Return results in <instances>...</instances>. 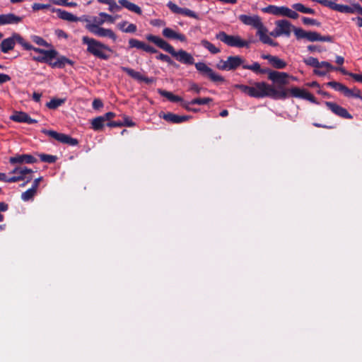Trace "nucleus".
Returning a JSON list of instances; mask_svg holds the SVG:
<instances>
[{"mask_svg":"<svg viewBox=\"0 0 362 362\" xmlns=\"http://www.w3.org/2000/svg\"><path fill=\"white\" fill-rule=\"evenodd\" d=\"M10 119L16 122L27 123L29 124H35L37 121L32 119L28 113L22 111H16L10 116Z\"/></svg>","mask_w":362,"mask_h":362,"instance_id":"f3484780","label":"nucleus"},{"mask_svg":"<svg viewBox=\"0 0 362 362\" xmlns=\"http://www.w3.org/2000/svg\"><path fill=\"white\" fill-rule=\"evenodd\" d=\"M277 10H278V6H274V5H269V6L264 7L262 9V12H264V13H271V14H273L275 16H277V13H278Z\"/></svg>","mask_w":362,"mask_h":362,"instance_id":"49530a36","label":"nucleus"},{"mask_svg":"<svg viewBox=\"0 0 362 362\" xmlns=\"http://www.w3.org/2000/svg\"><path fill=\"white\" fill-rule=\"evenodd\" d=\"M235 88L249 96L255 98V89L253 88V86H249L243 84H237L235 85Z\"/></svg>","mask_w":362,"mask_h":362,"instance_id":"c9c22d12","label":"nucleus"},{"mask_svg":"<svg viewBox=\"0 0 362 362\" xmlns=\"http://www.w3.org/2000/svg\"><path fill=\"white\" fill-rule=\"evenodd\" d=\"M99 16L103 18V20H105V21L110 23H113L115 21L113 16L105 12H100Z\"/></svg>","mask_w":362,"mask_h":362,"instance_id":"603ef678","label":"nucleus"},{"mask_svg":"<svg viewBox=\"0 0 362 362\" xmlns=\"http://www.w3.org/2000/svg\"><path fill=\"white\" fill-rule=\"evenodd\" d=\"M213 100L211 98H197L192 100L190 101V103L192 105H207L209 103H211Z\"/></svg>","mask_w":362,"mask_h":362,"instance_id":"58836bf2","label":"nucleus"},{"mask_svg":"<svg viewBox=\"0 0 362 362\" xmlns=\"http://www.w3.org/2000/svg\"><path fill=\"white\" fill-rule=\"evenodd\" d=\"M293 33L297 40L306 39L309 42L320 41V34L315 31H306L301 28H293Z\"/></svg>","mask_w":362,"mask_h":362,"instance_id":"9d476101","label":"nucleus"},{"mask_svg":"<svg viewBox=\"0 0 362 362\" xmlns=\"http://www.w3.org/2000/svg\"><path fill=\"white\" fill-rule=\"evenodd\" d=\"M302 21L303 24L305 25H316V26H320V23L318 22L317 20L310 18L308 17H303Z\"/></svg>","mask_w":362,"mask_h":362,"instance_id":"de8ad7c7","label":"nucleus"},{"mask_svg":"<svg viewBox=\"0 0 362 362\" xmlns=\"http://www.w3.org/2000/svg\"><path fill=\"white\" fill-rule=\"evenodd\" d=\"M243 68L244 69L251 70L256 74H267L269 70V68H261L260 64L258 62H254L251 65H243Z\"/></svg>","mask_w":362,"mask_h":362,"instance_id":"393cba45","label":"nucleus"},{"mask_svg":"<svg viewBox=\"0 0 362 362\" xmlns=\"http://www.w3.org/2000/svg\"><path fill=\"white\" fill-rule=\"evenodd\" d=\"M85 27L86 30H88L90 33L95 36L100 37H108L113 42L117 40V37L111 29L98 26V25H86Z\"/></svg>","mask_w":362,"mask_h":362,"instance_id":"1a4fd4ad","label":"nucleus"},{"mask_svg":"<svg viewBox=\"0 0 362 362\" xmlns=\"http://www.w3.org/2000/svg\"><path fill=\"white\" fill-rule=\"evenodd\" d=\"M146 39L153 43L160 49H162L165 52L170 54L177 61L185 65H193L194 64L197 71L204 77L209 78L211 82L214 83H224L226 81L223 76L216 73L211 68L208 66L204 62L195 63L194 57L187 51L184 49L175 50L174 47L169 44L168 42L162 39L161 37L149 34L146 35Z\"/></svg>","mask_w":362,"mask_h":362,"instance_id":"f257e3e1","label":"nucleus"},{"mask_svg":"<svg viewBox=\"0 0 362 362\" xmlns=\"http://www.w3.org/2000/svg\"><path fill=\"white\" fill-rule=\"evenodd\" d=\"M106 125L109 127H123V124H122L121 120L117 121H110L106 123Z\"/></svg>","mask_w":362,"mask_h":362,"instance_id":"bf43d9fd","label":"nucleus"},{"mask_svg":"<svg viewBox=\"0 0 362 362\" xmlns=\"http://www.w3.org/2000/svg\"><path fill=\"white\" fill-rule=\"evenodd\" d=\"M303 99L307 100L313 103L317 104L318 103L316 100V98L308 90L306 91Z\"/></svg>","mask_w":362,"mask_h":362,"instance_id":"13d9d810","label":"nucleus"},{"mask_svg":"<svg viewBox=\"0 0 362 362\" xmlns=\"http://www.w3.org/2000/svg\"><path fill=\"white\" fill-rule=\"evenodd\" d=\"M351 21L356 22V25L358 28H362V18L361 17H360V16L354 17L351 18Z\"/></svg>","mask_w":362,"mask_h":362,"instance_id":"774afa93","label":"nucleus"},{"mask_svg":"<svg viewBox=\"0 0 362 362\" xmlns=\"http://www.w3.org/2000/svg\"><path fill=\"white\" fill-rule=\"evenodd\" d=\"M23 47L25 50H33L41 54L39 56L31 55V59L37 62L45 63L52 69H64L66 64L74 66V62L64 55H59V52L54 49H44L35 47L27 41L23 43Z\"/></svg>","mask_w":362,"mask_h":362,"instance_id":"f03ea898","label":"nucleus"},{"mask_svg":"<svg viewBox=\"0 0 362 362\" xmlns=\"http://www.w3.org/2000/svg\"><path fill=\"white\" fill-rule=\"evenodd\" d=\"M10 76L5 74H0V85L11 81Z\"/></svg>","mask_w":362,"mask_h":362,"instance_id":"69168bd1","label":"nucleus"},{"mask_svg":"<svg viewBox=\"0 0 362 362\" xmlns=\"http://www.w3.org/2000/svg\"><path fill=\"white\" fill-rule=\"evenodd\" d=\"M182 15L191 17L195 19H199V16L193 11L187 8H182L181 13Z\"/></svg>","mask_w":362,"mask_h":362,"instance_id":"a18cd8bd","label":"nucleus"},{"mask_svg":"<svg viewBox=\"0 0 362 362\" xmlns=\"http://www.w3.org/2000/svg\"><path fill=\"white\" fill-rule=\"evenodd\" d=\"M261 58L263 59H267L269 64L276 69H283L287 66V63L277 56L269 54H262L261 55Z\"/></svg>","mask_w":362,"mask_h":362,"instance_id":"4468645a","label":"nucleus"},{"mask_svg":"<svg viewBox=\"0 0 362 362\" xmlns=\"http://www.w3.org/2000/svg\"><path fill=\"white\" fill-rule=\"evenodd\" d=\"M267 29L264 25L257 32V35L259 37V40L264 44H268L271 40L267 35Z\"/></svg>","mask_w":362,"mask_h":362,"instance_id":"f704fd0d","label":"nucleus"},{"mask_svg":"<svg viewBox=\"0 0 362 362\" xmlns=\"http://www.w3.org/2000/svg\"><path fill=\"white\" fill-rule=\"evenodd\" d=\"M25 40L18 33H14L10 37L6 38L0 43V50L3 53H8L14 48L16 43L23 47Z\"/></svg>","mask_w":362,"mask_h":362,"instance_id":"6e6552de","label":"nucleus"},{"mask_svg":"<svg viewBox=\"0 0 362 362\" xmlns=\"http://www.w3.org/2000/svg\"><path fill=\"white\" fill-rule=\"evenodd\" d=\"M167 6L172 12H173L175 13H177V14L181 13L182 8L179 7L177 4H175L173 2L169 1L167 4Z\"/></svg>","mask_w":362,"mask_h":362,"instance_id":"09e8293b","label":"nucleus"},{"mask_svg":"<svg viewBox=\"0 0 362 362\" xmlns=\"http://www.w3.org/2000/svg\"><path fill=\"white\" fill-rule=\"evenodd\" d=\"M122 121V124H123V127H134L135 126V123L132 122V120L128 116H124L123 120Z\"/></svg>","mask_w":362,"mask_h":362,"instance_id":"5fc2aeb1","label":"nucleus"},{"mask_svg":"<svg viewBox=\"0 0 362 362\" xmlns=\"http://www.w3.org/2000/svg\"><path fill=\"white\" fill-rule=\"evenodd\" d=\"M286 90H288V94L290 93L291 95V96H293L294 98H302V99H303V97L307 91L305 89H301L298 87H293L290 89H286Z\"/></svg>","mask_w":362,"mask_h":362,"instance_id":"2f4dec72","label":"nucleus"},{"mask_svg":"<svg viewBox=\"0 0 362 362\" xmlns=\"http://www.w3.org/2000/svg\"><path fill=\"white\" fill-rule=\"evenodd\" d=\"M245 60L239 55L229 56L226 61L221 60L217 68L220 70L230 71L235 70L239 66L245 65Z\"/></svg>","mask_w":362,"mask_h":362,"instance_id":"0eeeda50","label":"nucleus"},{"mask_svg":"<svg viewBox=\"0 0 362 362\" xmlns=\"http://www.w3.org/2000/svg\"><path fill=\"white\" fill-rule=\"evenodd\" d=\"M200 44L202 47L208 49L209 52L213 54H218L221 52V49L219 48H217L215 45H214L207 40H202Z\"/></svg>","mask_w":362,"mask_h":362,"instance_id":"7c9ffc66","label":"nucleus"},{"mask_svg":"<svg viewBox=\"0 0 362 362\" xmlns=\"http://www.w3.org/2000/svg\"><path fill=\"white\" fill-rule=\"evenodd\" d=\"M334 70V69H328V68H317L314 69L313 72L315 74L320 76H324L328 73L329 71Z\"/></svg>","mask_w":362,"mask_h":362,"instance_id":"8fccbe9b","label":"nucleus"},{"mask_svg":"<svg viewBox=\"0 0 362 362\" xmlns=\"http://www.w3.org/2000/svg\"><path fill=\"white\" fill-rule=\"evenodd\" d=\"M238 18L243 24L252 26L257 30L264 25L260 17L257 15L247 16L242 14L239 16Z\"/></svg>","mask_w":362,"mask_h":362,"instance_id":"9b49d317","label":"nucleus"},{"mask_svg":"<svg viewBox=\"0 0 362 362\" xmlns=\"http://www.w3.org/2000/svg\"><path fill=\"white\" fill-rule=\"evenodd\" d=\"M136 25L133 23L129 24V25L124 30V33H134L136 31Z\"/></svg>","mask_w":362,"mask_h":362,"instance_id":"680f3d73","label":"nucleus"},{"mask_svg":"<svg viewBox=\"0 0 362 362\" xmlns=\"http://www.w3.org/2000/svg\"><path fill=\"white\" fill-rule=\"evenodd\" d=\"M160 117H162L166 122L173 124H180L185 122L192 117L190 115H178L172 112L163 113V115H160Z\"/></svg>","mask_w":362,"mask_h":362,"instance_id":"dca6fc26","label":"nucleus"},{"mask_svg":"<svg viewBox=\"0 0 362 362\" xmlns=\"http://www.w3.org/2000/svg\"><path fill=\"white\" fill-rule=\"evenodd\" d=\"M318 3L334 11H337L339 6V4H337L331 0H320L318 1Z\"/></svg>","mask_w":362,"mask_h":362,"instance_id":"ea45409f","label":"nucleus"},{"mask_svg":"<svg viewBox=\"0 0 362 362\" xmlns=\"http://www.w3.org/2000/svg\"><path fill=\"white\" fill-rule=\"evenodd\" d=\"M92 106L93 109L98 110L103 106V103L100 99H95L93 101Z\"/></svg>","mask_w":362,"mask_h":362,"instance_id":"052dcab7","label":"nucleus"},{"mask_svg":"<svg viewBox=\"0 0 362 362\" xmlns=\"http://www.w3.org/2000/svg\"><path fill=\"white\" fill-rule=\"evenodd\" d=\"M86 25H98V26H100L105 22V20L93 16L92 19H86Z\"/></svg>","mask_w":362,"mask_h":362,"instance_id":"c03bdc74","label":"nucleus"},{"mask_svg":"<svg viewBox=\"0 0 362 362\" xmlns=\"http://www.w3.org/2000/svg\"><path fill=\"white\" fill-rule=\"evenodd\" d=\"M36 192H37V190H35L33 187H30V189H27L25 192H24L21 194V199L24 202L30 201L33 199Z\"/></svg>","mask_w":362,"mask_h":362,"instance_id":"4c0bfd02","label":"nucleus"},{"mask_svg":"<svg viewBox=\"0 0 362 362\" xmlns=\"http://www.w3.org/2000/svg\"><path fill=\"white\" fill-rule=\"evenodd\" d=\"M202 88L195 83H192L189 88V90L193 91L196 93H199Z\"/></svg>","mask_w":362,"mask_h":362,"instance_id":"e2e57ef3","label":"nucleus"},{"mask_svg":"<svg viewBox=\"0 0 362 362\" xmlns=\"http://www.w3.org/2000/svg\"><path fill=\"white\" fill-rule=\"evenodd\" d=\"M303 62L310 66L314 67L315 69L317 68H329V69H334V67L328 62H319L317 58L309 57L306 59H303Z\"/></svg>","mask_w":362,"mask_h":362,"instance_id":"aec40b11","label":"nucleus"},{"mask_svg":"<svg viewBox=\"0 0 362 362\" xmlns=\"http://www.w3.org/2000/svg\"><path fill=\"white\" fill-rule=\"evenodd\" d=\"M327 86L334 88L335 90L342 93L344 95L350 94L349 88L344 84L337 81H329L327 83Z\"/></svg>","mask_w":362,"mask_h":362,"instance_id":"bb28decb","label":"nucleus"},{"mask_svg":"<svg viewBox=\"0 0 362 362\" xmlns=\"http://www.w3.org/2000/svg\"><path fill=\"white\" fill-rule=\"evenodd\" d=\"M292 8L295 9L296 11L303 13H308V14H315V11L314 9L310 8L305 7L303 4L300 3H296L292 5Z\"/></svg>","mask_w":362,"mask_h":362,"instance_id":"473e14b6","label":"nucleus"},{"mask_svg":"<svg viewBox=\"0 0 362 362\" xmlns=\"http://www.w3.org/2000/svg\"><path fill=\"white\" fill-rule=\"evenodd\" d=\"M41 132L51 138H53L57 141L62 143L64 134L59 133L56 131L46 129H42Z\"/></svg>","mask_w":362,"mask_h":362,"instance_id":"c85d7f7f","label":"nucleus"},{"mask_svg":"<svg viewBox=\"0 0 362 362\" xmlns=\"http://www.w3.org/2000/svg\"><path fill=\"white\" fill-rule=\"evenodd\" d=\"M358 6V3H354L351 6L339 4L337 11L344 13H356Z\"/></svg>","mask_w":362,"mask_h":362,"instance_id":"cd10ccee","label":"nucleus"},{"mask_svg":"<svg viewBox=\"0 0 362 362\" xmlns=\"http://www.w3.org/2000/svg\"><path fill=\"white\" fill-rule=\"evenodd\" d=\"M37 161V158H35L33 156L30 154H21L16 155L15 156L11 157L9 158V162L11 164L16 163H28L32 164L35 163Z\"/></svg>","mask_w":362,"mask_h":362,"instance_id":"6ab92c4d","label":"nucleus"},{"mask_svg":"<svg viewBox=\"0 0 362 362\" xmlns=\"http://www.w3.org/2000/svg\"><path fill=\"white\" fill-rule=\"evenodd\" d=\"M162 35L163 37L168 39L177 40L180 42H186L187 38L185 35L179 33H176L170 28H165L162 30Z\"/></svg>","mask_w":362,"mask_h":362,"instance_id":"4be33fe9","label":"nucleus"},{"mask_svg":"<svg viewBox=\"0 0 362 362\" xmlns=\"http://www.w3.org/2000/svg\"><path fill=\"white\" fill-rule=\"evenodd\" d=\"M52 11L56 12L59 18L64 21H67L69 22H76L78 20V17H76V16L60 8L53 9Z\"/></svg>","mask_w":362,"mask_h":362,"instance_id":"5701e85b","label":"nucleus"},{"mask_svg":"<svg viewBox=\"0 0 362 362\" xmlns=\"http://www.w3.org/2000/svg\"><path fill=\"white\" fill-rule=\"evenodd\" d=\"M118 3L121 5V6L126 8L130 11H132L139 15L142 14L141 8L136 4L130 2L129 0H119Z\"/></svg>","mask_w":362,"mask_h":362,"instance_id":"b1692460","label":"nucleus"},{"mask_svg":"<svg viewBox=\"0 0 362 362\" xmlns=\"http://www.w3.org/2000/svg\"><path fill=\"white\" fill-rule=\"evenodd\" d=\"M253 88L255 98L269 97L274 100H279L288 98V90L285 88L276 89L273 86L264 81L254 83Z\"/></svg>","mask_w":362,"mask_h":362,"instance_id":"20e7f679","label":"nucleus"},{"mask_svg":"<svg viewBox=\"0 0 362 362\" xmlns=\"http://www.w3.org/2000/svg\"><path fill=\"white\" fill-rule=\"evenodd\" d=\"M115 116H116V114L112 112H108L104 114L103 115H102V117L104 118L105 122H110V120L111 119L114 118Z\"/></svg>","mask_w":362,"mask_h":362,"instance_id":"0e129e2a","label":"nucleus"},{"mask_svg":"<svg viewBox=\"0 0 362 362\" xmlns=\"http://www.w3.org/2000/svg\"><path fill=\"white\" fill-rule=\"evenodd\" d=\"M216 38L230 47H249L251 40H243L238 35H230L224 31H221L216 35Z\"/></svg>","mask_w":362,"mask_h":362,"instance_id":"39448f33","label":"nucleus"},{"mask_svg":"<svg viewBox=\"0 0 362 362\" xmlns=\"http://www.w3.org/2000/svg\"><path fill=\"white\" fill-rule=\"evenodd\" d=\"M349 76L354 78L356 81L362 83V75L351 72Z\"/></svg>","mask_w":362,"mask_h":362,"instance_id":"338daca9","label":"nucleus"},{"mask_svg":"<svg viewBox=\"0 0 362 362\" xmlns=\"http://www.w3.org/2000/svg\"><path fill=\"white\" fill-rule=\"evenodd\" d=\"M105 120L102 116L97 117L93 119L91 122V128L94 131H101L105 126Z\"/></svg>","mask_w":362,"mask_h":362,"instance_id":"c756f323","label":"nucleus"},{"mask_svg":"<svg viewBox=\"0 0 362 362\" xmlns=\"http://www.w3.org/2000/svg\"><path fill=\"white\" fill-rule=\"evenodd\" d=\"M50 7L49 4H43L39 3H35L32 6V8L34 11H39L45 8H49Z\"/></svg>","mask_w":362,"mask_h":362,"instance_id":"4d7b16f0","label":"nucleus"},{"mask_svg":"<svg viewBox=\"0 0 362 362\" xmlns=\"http://www.w3.org/2000/svg\"><path fill=\"white\" fill-rule=\"evenodd\" d=\"M157 91L161 96L166 98L170 102H173V103L181 102V103L183 102L182 98H181L180 96H178V95H175L170 91H167L165 90H163L160 88H158L157 90Z\"/></svg>","mask_w":362,"mask_h":362,"instance_id":"a878e982","label":"nucleus"},{"mask_svg":"<svg viewBox=\"0 0 362 362\" xmlns=\"http://www.w3.org/2000/svg\"><path fill=\"white\" fill-rule=\"evenodd\" d=\"M62 144H66L71 146H75L78 144V139L72 138L69 135L65 134L63 138Z\"/></svg>","mask_w":362,"mask_h":362,"instance_id":"79ce46f5","label":"nucleus"},{"mask_svg":"<svg viewBox=\"0 0 362 362\" xmlns=\"http://www.w3.org/2000/svg\"><path fill=\"white\" fill-rule=\"evenodd\" d=\"M82 44L87 46L86 52L102 60H108L113 50L108 45L88 36H83L81 39Z\"/></svg>","mask_w":362,"mask_h":362,"instance_id":"7ed1b4c3","label":"nucleus"},{"mask_svg":"<svg viewBox=\"0 0 362 362\" xmlns=\"http://www.w3.org/2000/svg\"><path fill=\"white\" fill-rule=\"evenodd\" d=\"M108 6H109L108 10L110 12L119 11L122 8L120 6L117 5V4L116 3V1L115 0H112Z\"/></svg>","mask_w":362,"mask_h":362,"instance_id":"3c124183","label":"nucleus"},{"mask_svg":"<svg viewBox=\"0 0 362 362\" xmlns=\"http://www.w3.org/2000/svg\"><path fill=\"white\" fill-rule=\"evenodd\" d=\"M325 104L336 115L344 119H351L353 118L352 115L346 110V109L338 104L328 101H326Z\"/></svg>","mask_w":362,"mask_h":362,"instance_id":"f8f14e48","label":"nucleus"},{"mask_svg":"<svg viewBox=\"0 0 362 362\" xmlns=\"http://www.w3.org/2000/svg\"><path fill=\"white\" fill-rule=\"evenodd\" d=\"M39 156H40L41 161L45 162V163H53L57 159L56 156L45 154V153L40 154Z\"/></svg>","mask_w":362,"mask_h":362,"instance_id":"a19ab883","label":"nucleus"},{"mask_svg":"<svg viewBox=\"0 0 362 362\" xmlns=\"http://www.w3.org/2000/svg\"><path fill=\"white\" fill-rule=\"evenodd\" d=\"M129 47L137 48L151 54L158 52V50L155 49L153 47L150 46L146 44L145 42L134 38H132L129 40Z\"/></svg>","mask_w":362,"mask_h":362,"instance_id":"a211bd4d","label":"nucleus"},{"mask_svg":"<svg viewBox=\"0 0 362 362\" xmlns=\"http://www.w3.org/2000/svg\"><path fill=\"white\" fill-rule=\"evenodd\" d=\"M121 69L127 74L130 77L132 78L139 81V82H145L147 84L152 83L154 82L153 78H148L146 76H143L140 72L136 71L134 70L133 69L126 67V66H121Z\"/></svg>","mask_w":362,"mask_h":362,"instance_id":"2eb2a0df","label":"nucleus"},{"mask_svg":"<svg viewBox=\"0 0 362 362\" xmlns=\"http://www.w3.org/2000/svg\"><path fill=\"white\" fill-rule=\"evenodd\" d=\"M23 20V17L16 16L13 13L1 14L0 15V25L8 24H18Z\"/></svg>","mask_w":362,"mask_h":362,"instance_id":"412c9836","label":"nucleus"},{"mask_svg":"<svg viewBox=\"0 0 362 362\" xmlns=\"http://www.w3.org/2000/svg\"><path fill=\"white\" fill-rule=\"evenodd\" d=\"M349 91H350V94L344 95L346 97L356 98H358L361 100H362V94L359 89H358L357 88H354L353 89H349Z\"/></svg>","mask_w":362,"mask_h":362,"instance_id":"37998d69","label":"nucleus"},{"mask_svg":"<svg viewBox=\"0 0 362 362\" xmlns=\"http://www.w3.org/2000/svg\"><path fill=\"white\" fill-rule=\"evenodd\" d=\"M289 9L290 8L286 6H278L277 16L287 17Z\"/></svg>","mask_w":362,"mask_h":362,"instance_id":"864d4df0","label":"nucleus"},{"mask_svg":"<svg viewBox=\"0 0 362 362\" xmlns=\"http://www.w3.org/2000/svg\"><path fill=\"white\" fill-rule=\"evenodd\" d=\"M267 78L278 86L276 89L284 88V86L288 85L289 83L288 80L289 78H294L286 72H280L270 69L267 74Z\"/></svg>","mask_w":362,"mask_h":362,"instance_id":"423d86ee","label":"nucleus"},{"mask_svg":"<svg viewBox=\"0 0 362 362\" xmlns=\"http://www.w3.org/2000/svg\"><path fill=\"white\" fill-rule=\"evenodd\" d=\"M275 25L281 36L285 35L287 37H290L291 31L293 32V28H296L290 21L286 19L276 21Z\"/></svg>","mask_w":362,"mask_h":362,"instance_id":"ddd939ff","label":"nucleus"},{"mask_svg":"<svg viewBox=\"0 0 362 362\" xmlns=\"http://www.w3.org/2000/svg\"><path fill=\"white\" fill-rule=\"evenodd\" d=\"M191 105L192 104L190 103V101L186 102L183 100V102L181 103L182 107H184L186 110L191 111L193 112H197L199 110L197 108H192V107H190Z\"/></svg>","mask_w":362,"mask_h":362,"instance_id":"6e6d98bb","label":"nucleus"},{"mask_svg":"<svg viewBox=\"0 0 362 362\" xmlns=\"http://www.w3.org/2000/svg\"><path fill=\"white\" fill-rule=\"evenodd\" d=\"M31 40L35 43L36 45L39 46H42L45 47H52V45L48 43L45 40H44L42 37L38 35H31L30 36Z\"/></svg>","mask_w":362,"mask_h":362,"instance_id":"e433bc0d","label":"nucleus"},{"mask_svg":"<svg viewBox=\"0 0 362 362\" xmlns=\"http://www.w3.org/2000/svg\"><path fill=\"white\" fill-rule=\"evenodd\" d=\"M66 101L64 98H52L47 103L46 106L50 110H55L63 105Z\"/></svg>","mask_w":362,"mask_h":362,"instance_id":"72a5a7b5","label":"nucleus"}]
</instances>
